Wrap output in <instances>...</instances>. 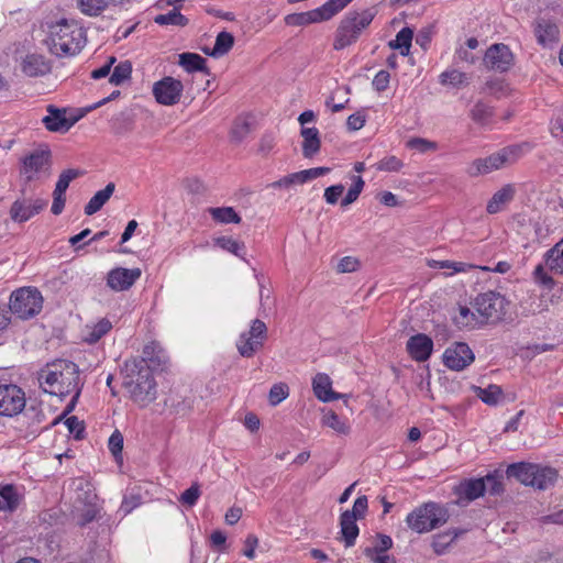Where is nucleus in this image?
<instances>
[{"label":"nucleus","instance_id":"nucleus-52","mask_svg":"<svg viewBox=\"0 0 563 563\" xmlns=\"http://www.w3.org/2000/svg\"><path fill=\"white\" fill-rule=\"evenodd\" d=\"M484 90L489 95H493L497 98L506 96L508 92V86L505 80L499 78L489 79L485 82Z\"/></svg>","mask_w":563,"mask_h":563},{"label":"nucleus","instance_id":"nucleus-37","mask_svg":"<svg viewBox=\"0 0 563 563\" xmlns=\"http://www.w3.org/2000/svg\"><path fill=\"white\" fill-rule=\"evenodd\" d=\"M19 505V496L12 485H5L0 488V510L13 511Z\"/></svg>","mask_w":563,"mask_h":563},{"label":"nucleus","instance_id":"nucleus-55","mask_svg":"<svg viewBox=\"0 0 563 563\" xmlns=\"http://www.w3.org/2000/svg\"><path fill=\"white\" fill-rule=\"evenodd\" d=\"M305 184L302 179L301 172L289 174L276 181H274L271 186L273 188H288L292 185H301Z\"/></svg>","mask_w":563,"mask_h":563},{"label":"nucleus","instance_id":"nucleus-42","mask_svg":"<svg viewBox=\"0 0 563 563\" xmlns=\"http://www.w3.org/2000/svg\"><path fill=\"white\" fill-rule=\"evenodd\" d=\"M429 266L432 268H439V269H451L449 275H453L455 273H466L473 268H475L474 265L467 264L464 262H454V261H432L429 263Z\"/></svg>","mask_w":563,"mask_h":563},{"label":"nucleus","instance_id":"nucleus-13","mask_svg":"<svg viewBox=\"0 0 563 563\" xmlns=\"http://www.w3.org/2000/svg\"><path fill=\"white\" fill-rule=\"evenodd\" d=\"M483 64L489 70L504 73L512 66L514 55L507 45L493 44L485 52Z\"/></svg>","mask_w":563,"mask_h":563},{"label":"nucleus","instance_id":"nucleus-47","mask_svg":"<svg viewBox=\"0 0 563 563\" xmlns=\"http://www.w3.org/2000/svg\"><path fill=\"white\" fill-rule=\"evenodd\" d=\"M493 117V108L484 102H476L471 110V118L478 124H487Z\"/></svg>","mask_w":563,"mask_h":563},{"label":"nucleus","instance_id":"nucleus-60","mask_svg":"<svg viewBox=\"0 0 563 563\" xmlns=\"http://www.w3.org/2000/svg\"><path fill=\"white\" fill-rule=\"evenodd\" d=\"M108 448L114 457L121 454L123 450V435L115 430L109 438Z\"/></svg>","mask_w":563,"mask_h":563},{"label":"nucleus","instance_id":"nucleus-9","mask_svg":"<svg viewBox=\"0 0 563 563\" xmlns=\"http://www.w3.org/2000/svg\"><path fill=\"white\" fill-rule=\"evenodd\" d=\"M267 339V327L265 322L260 319H254L251 323L250 330L241 333L236 347L243 357H252L260 349H262L264 341Z\"/></svg>","mask_w":563,"mask_h":563},{"label":"nucleus","instance_id":"nucleus-23","mask_svg":"<svg viewBox=\"0 0 563 563\" xmlns=\"http://www.w3.org/2000/svg\"><path fill=\"white\" fill-rule=\"evenodd\" d=\"M356 520V516L350 510H345L340 517L341 533L346 548L354 545L358 536L360 530Z\"/></svg>","mask_w":563,"mask_h":563},{"label":"nucleus","instance_id":"nucleus-19","mask_svg":"<svg viewBox=\"0 0 563 563\" xmlns=\"http://www.w3.org/2000/svg\"><path fill=\"white\" fill-rule=\"evenodd\" d=\"M406 349L415 361L424 362L432 353L433 342L427 334L419 333L409 338Z\"/></svg>","mask_w":563,"mask_h":563},{"label":"nucleus","instance_id":"nucleus-64","mask_svg":"<svg viewBox=\"0 0 563 563\" xmlns=\"http://www.w3.org/2000/svg\"><path fill=\"white\" fill-rule=\"evenodd\" d=\"M210 542L219 552H227V536L221 530H214L211 533Z\"/></svg>","mask_w":563,"mask_h":563},{"label":"nucleus","instance_id":"nucleus-4","mask_svg":"<svg viewBox=\"0 0 563 563\" xmlns=\"http://www.w3.org/2000/svg\"><path fill=\"white\" fill-rule=\"evenodd\" d=\"M374 19L372 10L361 12L351 11L344 15L334 34L333 48L342 51L356 43L362 32L368 27Z\"/></svg>","mask_w":563,"mask_h":563},{"label":"nucleus","instance_id":"nucleus-35","mask_svg":"<svg viewBox=\"0 0 563 563\" xmlns=\"http://www.w3.org/2000/svg\"><path fill=\"white\" fill-rule=\"evenodd\" d=\"M413 31L410 27L401 29L395 40H391L388 45L393 49H399L402 56H407L410 51Z\"/></svg>","mask_w":563,"mask_h":563},{"label":"nucleus","instance_id":"nucleus-50","mask_svg":"<svg viewBox=\"0 0 563 563\" xmlns=\"http://www.w3.org/2000/svg\"><path fill=\"white\" fill-rule=\"evenodd\" d=\"M82 172L75 168L65 169L60 173L54 191L66 194V190L74 179L81 176Z\"/></svg>","mask_w":563,"mask_h":563},{"label":"nucleus","instance_id":"nucleus-29","mask_svg":"<svg viewBox=\"0 0 563 563\" xmlns=\"http://www.w3.org/2000/svg\"><path fill=\"white\" fill-rule=\"evenodd\" d=\"M485 493V482L482 478L467 479L457 487V494L467 501L475 500Z\"/></svg>","mask_w":563,"mask_h":563},{"label":"nucleus","instance_id":"nucleus-33","mask_svg":"<svg viewBox=\"0 0 563 563\" xmlns=\"http://www.w3.org/2000/svg\"><path fill=\"white\" fill-rule=\"evenodd\" d=\"M453 321L460 329H473L477 324H482L481 318L476 311L471 310L466 306L459 307L457 313L454 316Z\"/></svg>","mask_w":563,"mask_h":563},{"label":"nucleus","instance_id":"nucleus-48","mask_svg":"<svg viewBox=\"0 0 563 563\" xmlns=\"http://www.w3.org/2000/svg\"><path fill=\"white\" fill-rule=\"evenodd\" d=\"M440 82L442 85H451L457 87L467 85L468 79L465 73H462L457 69H449L440 75Z\"/></svg>","mask_w":563,"mask_h":563},{"label":"nucleus","instance_id":"nucleus-43","mask_svg":"<svg viewBox=\"0 0 563 563\" xmlns=\"http://www.w3.org/2000/svg\"><path fill=\"white\" fill-rule=\"evenodd\" d=\"M476 396L485 404L495 406L503 396V390L497 385H489L486 388L476 387Z\"/></svg>","mask_w":563,"mask_h":563},{"label":"nucleus","instance_id":"nucleus-31","mask_svg":"<svg viewBox=\"0 0 563 563\" xmlns=\"http://www.w3.org/2000/svg\"><path fill=\"white\" fill-rule=\"evenodd\" d=\"M111 329L112 323L107 318H102L91 325L87 324L85 328V341L88 343H96Z\"/></svg>","mask_w":563,"mask_h":563},{"label":"nucleus","instance_id":"nucleus-62","mask_svg":"<svg viewBox=\"0 0 563 563\" xmlns=\"http://www.w3.org/2000/svg\"><path fill=\"white\" fill-rule=\"evenodd\" d=\"M390 75L386 70L378 71L373 79V87L378 92L385 91L389 85Z\"/></svg>","mask_w":563,"mask_h":563},{"label":"nucleus","instance_id":"nucleus-11","mask_svg":"<svg viewBox=\"0 0 563 563\" xmlns=\"http://www.w3.org/2000/svg\"><path fill=\"white\" fill-rule=\"evenodd\" d=\"M184 85L180 80L166 76L153 85V96L163 106H174L179 102Z\"/></svg>","mask_w":563,"mask_h":563},{"label":"nucleus","instance_id":"nucleus-24","mask_svg":"<svg viewBox=\"0 0 563 563\" xmlns=\"http://www.w3.org/2000/svg\"><path fill=\"white\" fill-rule=\"evenodd\" d=\"M515 188L512 185H505L496 191L487 202L486 210L489 214L499 212L508 202L514 199Z\"/></svg>","mask_w":563,"mask_h":563},{"label":"nucleus","instance_id":"nucleus-8","mask_svg":"<svg viewBox=\"0 0 563 563\" xmlns=\"http://www.w3.org/2000/svg\"><path fill=\"white\" fill-rule=\"evenodd\" d=\"M472 305L481 318V323H486L489 320H500L505 316L507 300L499 292L489 290L478 294Z\"/></svg>","mask_w":563,"mask_h":563},{"label":"nucleus","instance_id":"nucleus-3","mask_svg":"<svg viewBox=\"0 0 563 563\" xmlns=\"http://www.w3.org/2000/svg\"><path fill=\"white\" fill-rule=\"evenodd\" d=\"M86 44V32L76 21L62 20L51 26L47 45L57 57L78 54Z\"/></svg>","mask_w":563,"mask_h":563},{"label":"nucleus","instance_id":"nucleus-30","mask_svg":"<svg viewBox=\"0 0 563 563\" xmlns=\"http://www.w3.org/2000/svg\"><path fill=\"white\" fill-rule=\"evenodd\" d=\"M322 16L317 9L307 11V12H300V13H290L285 16V23L287 25L292 26H303L311 23H318L322 22Z\"/></svg>","mask_w":563,"mask_h":563},{"label":"nucleus","instance_id":"nucleus-39","mask_svg":"<svg viewBox=\"0 0 563 563\" xmlns=\"http://www.w3.org/2000/svg\"><path fill=\"white\" fill-rule=\"evenodd\" d=\"M154 22L158 25L186 26L189 20L180 13L179 8H175L168 13L156 15Z\"/></svg>","mask_w":563,"mask_h":563},{"label":"nucleus","instance_id":"nucleus-54","mask_svg":"<svg viewBox=\"0 0 563 563\" xmlns=\"http://www.w3.org/2000/svg\"><path fill=\"white\" fill-rule=\"evenodd\" d=\"M404 166L401 159L396 156H387L376 164V169L382 172H399Z\"/></svg>","mask_w":563,"mask_h":563},{"label":"nucleus","instance_id":"nucleus-57","mask_svg":"<svg viewBox=\"0 0 563 563\" xmlns=\"http://www.w3.org/2000/svg\"><path fill=\"white\" fill-rule=\"evenodd\" d=\"M200 497V489L198 484H192L188 489H186L179 497V501L183 505L188 507H192L196 505Z\"/></svg>","mask_w":563,"mask_h":563},{"label":"nucleus","instance_id":"nucleus-58","mask_svg":"<svg viewBox=\"0 0 563 563\" xmlns=\"http://www.w3.org/2000/svg\"><path fill=\"white\" fill-rule=\"evenodd\" d=\"M288 396V386L286 384H275L269 390V402L273 406L278 405Z\"/></svg>","mask_w":563,"mask_h":563},{"label":"nucleus","instance_id":"nucleus-41","mask_svg":"<svg viewBox=\"0 0 563 563\" xmlns=\"http://www.w3.org/2000/svg\"><path fill=\"white\" fill-rule=\"evenodd\" d=\"M214 243L220 249L230 252L239 257H244L245 255V245L243 242H239L229 236H220L214 240Z\"/></svg>","mask_w":563,"mask_h":563},{"label":"nucleus","instance_id":"nucleus-21","mask_svg":"<svg viewBox=\"0 0 563 563\" xmlns=\"http://www.w3.org/2000/svg\"><path fill=\"white\" fill-rule=\"evenodd\" d=\"M20 67L27 77L44 76L51 71L49 63L40 54H27L22 58Z\"/></svg>","mask_w":563,"mask_h":563},{"label":"nucleus","instance_id":"nucleus-63","mask_svg":"<svg viewBox=\"0 0 563 563\" xmlns=\"http://www.w3.org/2000/svg\"><path fill=\"white\" fill-rule=\"evenodd\" d=\"M343 191L344 186L341 184L330 186L324 190V199L328 203L335 205Z\"/></svg>","mask_w":563,"mask_h":563},{"label":"nucleus","instance_id":"nucleus-18","mask_svg":"<svg viewBox=\"0 0 563 563\" xmlns=\"http://www.w3.org/2000/svg\"><path fill=\"white\" fill-rule=\"evenodd\" d=\"M51 166V153L47 150L34 151L23 159V173L26 180L34 179L36 174L47 172Z\"/></svg>","mask_w":563,"mask_h":563},{"label":"nucleus","instance_id":"nucleus-6","mask_svg":"<svg viewBox=\"0 0 563 563\" xmlns=\"http://www.w3.org/2000/svg\"><path fill=\"white\" fill-rule=\"evenodd\" d=\"M522 154L520 145H511L493 153L483 158L474 159L467 167V174L471 177L489 174L506 166L515 164Z\"/></svg>","mask_w":563,"mask_h":563},{"label":"nucleus","instance_id":"nucleus-7","mask_svg":"<svg viewBox=\"0 0 563 563\" xmlns=\"http://www.w3.org/2000/svg\"><path fill=\"white\" fill-rule=\"evenodd\" d=\"M43 307V297L36 288L23 287L12 292L10 311L22 320L38 314Z\"/></svg>","mask_w":563,"mask_h":563},{"label":"nucleus","instance_id":"nucleus-26","mask_svg":"<svg viewBox=\"0 0 563 563\" xmlns=\"http://www.w3.org/2000/svg\"><path fill=\"white\" fill-rule=\"evenodd\" d=\"M544 265L552 273L563 275V239L545 252Z\"/></svg>","mask_w":563,"mask_h":563},{"label":"nucleus","instance_id":"nucleus-32","mask_svg":"<svg viewBox=\"0 0 563 563\" xmlns=\"http://www.w3.org/2000/svg\"><path fill=\"white\" fill-rule=\"evenodd\" d=\"M558 474L556 471L551 467H541L536 465L534 474H533V483L532 487L538 489H548L552 486L556 481Z\"/></svg>","mask_w":563,"mask_h":563},{"label":"nucleus","instance_id":"nucleus-59","mask_svg":"<svg viewBox=\"0 0 563 563\" xmlns=\"http://www.w3.org/2000/svg\"><path fill=\"white\" fill-rule=\"evenodd\" d=\"M407 147L424 153L437 150V143L422 137H412L407 142Z\"/></svg>","mask_w":563,"mask_h":563},{"label":"nucleus","instance_id":"nucleus-53","mask_svg":"<svg viewBox=\"0 0 563 563\" xmlns=\"http://www.w3.org/2000/svg\"><path fill=\"white\" fill-rule=\"evenodd\" d=\"M483 479L485 482V492H488L490 495H499L503 492V476L500 474H488Z\"/></svg>","mask_w":563,"mask_h":563},{"label":"nucleus","instance_id":"nucleus-10","mask_svg":"<svg viewBox=\"0 0 563 563\" xmlns=\"http://www.w3.org/2000/svg\"><path fill=\"white\" fill-rule=\"evenodd\" d=\"M25 394L13 384L0 385V416L14 417L25 407Z\"/></svg>","mask_w":563,"mask_h":563},{"label":"nucleus","instance_id":"nucleus-56","mask_svg":"<svg viewBox=\"0 0 563 563\" xmlns=\"http://www.w3.org/2000/svg\"><path fill=\"white\" fill-rule=\"evenodd\" d=\"M534 282L548 289H552L554 286L553 278L547 273L544 266L539 264L533 272Z\"/></svg>","mask_w":563,"mask_h":563},{"label":"nucleus","instance_id":"nucleus-34","mask_svg":"<svg viewBox=\"0 0 563 563\" xmlns=\"http://www.w3.org/2000/svg\"><path fill=\"white\" fill-rule=\"evenodd\" d=\"M462 530H449L443 533L435 534L432 541V549L438 555L444 554L455 539L462 533Z\"/></svg>","mask_w":563,"mask_h":563},{"label":"nucleus","instance_id":"nucleus-12","mask_svg":"<svg viewBox=\"0 0 563 563\" xmlns=\"http://www.w3.org/2000/svg\"><path fill=\"white\" fill-rule=\"evenodd\" d=\"M22 197L18 198L10 208V218L14 222H26L32 217L38 214L47 206V200L42 198H26L24 190L21 191Z\"/></svg>","mask_w":563,"mask_h":563},{"label":"nucleus","instance_id":"nucleus-16","mask_svg":"<svg viewBox=\"0 0 563 563\" xmlns=\"http://www.w3.org/2000/svg\"><path fill=\"white\" fill-rule=\"evenodd\" d=\"M141 269L140 268H123L118 267L111 269L108 273L107 285L115 291H123L131 288L134 283L140 278Z\"/></svg>","mask_w":563,"mask_h":563},{"label":"nucleus","instance_id":"nucleus-44","mask_svg":"<svg viewBox=\"0 0 563 563\" xmlns=\"http://www.w3.org/2000/svg\"><path fill=\"white\" fill-rule=\"evenodd\" d=\"M132 74V64L129 60L120 62L110 75L109 82L115 86L130 79Z\"/></svg>","mask_w":563,"mask_h":563},{"label":"nucleus","instance_id":"nucleus-1","mask_svg":"<svg viewBox=\"0 0 563 563\" xmlns=\"http://www.w3.org/2000/svg\"><path fill=\"white\" fill-rule=\"evenodd\" d=\"M123 387L131 399L145 407L156 398V383L153 373L144 358L125 361L122 368Z\"/></svg>","mask_w":563,"mask_h":563},{"label":"nucleus","instance_id":"nucleus-40","mask_svg":"<svg viewBox=\"0 0 563 563\" xmlns=\"http://www.w3.org/2000/svg\"><path fill=\"white\" fill-rule=\"evenodd\" d=\"M322 424L331 428L339 434L346 435L350 432V424L342 420L334 411L329 410L322 417Z\"/></svg>","mask_w":563,"mask_h":563},{"label":"nucleus","instance_id":"nucleus-61","mask_svg":"<svg viewBox=\"0 0 563 563\" xmlns=\"http://www.w3.org/2000/svg\"><path fill=\"white\" fill-rule=\"evenodd\" d=\"M65 424L68 431L75 435V439L79 440L84 437L82 433L85 432V427L77 417L71 416L67 418Z\"/></svg>","mask_w":563,"mask_h":563},{"label":"nucleus","instance_id":"nucleus-5","mask_svg":"<svg viewBox=\"0 0 563 563\" xmlns=\"http://www.w3.org/2000/svg\"><path fill=\"white\" fill-rule=\"evenodd\" d=\"M449 511L437 503H426L407 515V526L417 533H426L446 523Z\"/></svg>","mask_w":563,"mask_h":563},{"label":"nucleus","instance_id":"nucleus-36","mask_svg":"<svg viewBox=\"0 0 563 563\" xmlns=\"http://www.w3.org/2000/svg\"><path fill=\"white\" fill-rule=\"evenodd\" d=\"M208 212L211 218L219 223H240L241 217L235 212L232 207H216L209 208Z\"/></svg>","mask_w":563,"mask_h":563},{"label":"nucleus","instance_id":"nucleus-46","mask_svg":"<svg viewBox=\"0 0 563 563\" xmlns=\"http://www.w3.org/2000/svg\"><path fill=\"white\" fill-rule=\"evenodd\" d=\"M352 0H328L323 5L318 8L322 20L328 21L338 12L344 9Z\"/></svg>","mask_w":563,"mask_h":563},{"label":"nucleus","instance_id":"nucleus-20","mask_svg":"<svg viewBox=\"0 0 563 563\" xmlns=\"http://www.w3.org/2000/svg\"><path fill=\"white\" fill-rule=\"evenodd\" d=\"M312 389L314 396L323 402H330L333 400L345 398L346 395L339 394L332 389V380L329 375L324 373H318L312 379Z\"/></svg>","mask_w":563,"mask_h":563},{"label":"nucleus","instance_id":"nucleus-49","mask_svg":"<svg viewBox=\"0 0 563 563\" xmlns=\"http://www.w3.org/2000/svg\"><path fill=\"white\" fill-rule=\"evenodd\" d=\"M376 538H377V542L374 547H366L363 550V554L365 556H372V554H375L376 552H379V553L387 552L389 549L393 548V539L389 536L378 533L376 536Z\"/></svg>","mask_w":563,"mask_h":563},{"label":"nucleus","instance_id":"nucleus-15","mask_svg":"<svg viewBox=\"0 0 563 563\" xmlns=\"http://www.w3.org/2000/svg\"><path fill=\"white\" fill-rule=\"evenodd\" d=\"M537 43L542 47H552L560 41V30L556 22L545 16L537 18L532 23Z\"/></svg>","mask_w":563,"mask_h":563},{"label":"nucleus","instance_id":"nucleus-27","mask_svg":"<svg viewBox=\"0 0 563 563\" xmlns=\"http://www.w3.org/2000/svg\"><path fill=\"white\" fill-rule=\"evenodd\" d=\"M115 189L113 183H109L102 190L97 191L85 206V213L92 216L98 212L111 198Z\"/></svg>","mask_w":563,"mask_h":563},{"label":"nucleus","instance_id":"nucleus-45","mask_svg":"<svg viewBox=\"0 0 563 563\" xmlns=\"http://www.w3.org/2000/svg\"><path fill=\"white\" fill-rule=\"evenodd\" d=\"M251 132V123L246 118L239 117L234 120L231 128L230 136L235 143L242 142Z\"/></svg>","mask_w":563,"mask_h":563},{"label":"nucleus","instance_id":"nucleus-51","mask_svg":"<svg viewBox=\"0 0 563 563\" xmlns=\"http://www.w3.org/2000/svg\"><path fill=\"white\" fill-rule=\"evenodd\" d=\"M364 185H365V183L361 176H354L353 185L350 187V189L347 190V194L342 199L341 206L346 207V206L353 203L361 195V192L364 188Z\"/></svg>","mask_w":563,"mask_h":563},{"label":"nucleus","instance_id":"nucleus-25","mask_svg":"<svg viewBox=\"0 0 563 563\" xmlns=\"http://www.w3.org/2000/svg\"><path fill=\"white\" fill-rule=\"evenodd\" d=\"M534 470H536V464L520 462V463L510 464L507 467L506 473H507L508 477H515L520 483H522L527 486H532V483H533L532 477L534 474Z\"/></svg>","mask_w":563,"mask_h":563},{"label":"nucleus","instance_id":"nucleus-28","mask_svg":"<svg viewBox=\"0 0 563 563\" xmlns=\"http://www.w3.org/2000/svg\"><path fill=\"white\" fill-rule=\"evenodd\" d=\"M178 64L187 73L201 71L206 75L209 74V68L207 67V59L196 53H181L179 55Z\"/></svg>","mask_w":563,"mask_h":563},{"label":"nucleus","instance_id":"nucleus-14","mask_svg":"<svg viewBox=\"0 0 563 563\" xmlns=\"http://www.w3.org/2000/svg\"><path fill=\"white\" fill-rule=\"evenodd\" d=\"M475 356L471 347L464 342H456L448 347L443 354L446 367L453 371H462L473 363Z\"/></svg>","mask_w":563,"mask_h":563},{"label":"nucleus","instance_id":"nucleus-2","mask_svg":"<svg viewBox=\"0 0 563 563\" xmlns=\"http://www.w3.org/2000/svg\"><path fill=\"white\" fill-rule=\"evenodd\" d=\"M38 382L45 393L66 396L75 393L74 400L80 394L79 368L74 362H62L54 365V369L42 371Z\"/></svg>","mask_w":563,"mask_h":563},{"label":"nucleus","instance_id":"nucleus-22","mask_svg":"<svg viewBox=\"0 0 563 563\" xmlns=\"http://www.w3.org/2000/svg\"><path fill=\"white\" fill-rule=\"evenodd\" d=\"M302 137V155L306 158H312L320 152L321 140L317 128H302L300 131Z\"/></svg>","mask_w":563,"mask_h":563},{"label":"nucleus","instance_id":"nucleus-17","mask_svg":"<svg viewBox=\"0 0 563 563\" xmlns=\"http://www.w3.org/2000/svg\"><path fill=\"white\" fill-rule=\"evenodd\" d=\"M47 115L42 119L45 128L51 132H67L77 121V118H67L66 109L47 106Z\"/></svg>","mask_w":563,"mask_h":563},{"label":"nucleus","instance_id":"nucleus-38","mask_svg":"<svg viewBox=\"0 0 563 563\" xmlns=\"http://www.w3.org/2000/svg\"><path fill=\"white\" fill-rule=\"evenodd\" d=\"M234 37L231 33L222 31L216 37V43L211 52H207L213 57L223 56L233 47Z\"/></svg>","mask_w":563,"mask_h":563}]
</instances>
